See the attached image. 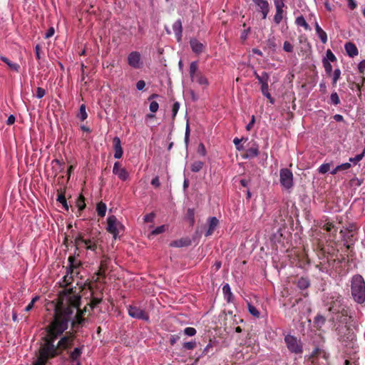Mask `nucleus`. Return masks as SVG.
I'll use <instances>...</instances> for the list:
<instances>
[{"mask_svg": "<svg viewBox=\"0 0 365 365\" xmlns=\"http://www.w3.org/2000/svg\"><path fill=\"white\" fill-rule=\"evenodd\" d=\"M322 60H327L329 63H334L337 61L336 57L330 49L326 51V56Z\"/></svg>", "mask_w": 365, "mask_h": 365, "instance_id": "obj_41", "label": "nucleus"}, {"mask_svg": "<svg viewBox=\"0 0 365 365\" xmlns=\"http://www.w3.org/2000/svg\"><path fill=\"white\" fill-rule=\"evenodd\" d=\"M122 227V224L118 221L115 215H110L107 218V231L113 235L114 239L118 237L120 230Z\"/></svg>", "mask_w": 365, "mask_h": 365, "instance_id": "obj_8", "label": "nucleus"}, {"mask_svg": "<svg viewBox=\"0 0 365 365\" xmlns=\"http://www.w3.org/2000/svg\"><path fill=\"white\" fill-rule=\"evenodd\" d=\"M52 358H53V356L47 357L46 355L43 354V344H41L39 349V356L33 365H46L47 361Z\"/></svg>", "mask_w": 365, "mask_h": 365, "instance_id": "obj_23", "label": "nucleus"}, {"mask_svg": "<svg viewBox=\"0 0 365 365\" xmlns=\"http://www.w3.org/2000/svg\"><path fill=\"white\" fill-rule=\"evenodd\" d=\"M76 203L79 211H82L86 207L85 198L82 195L78 196Z\"/></svg>", "mask_w": 365, "mask_h": 365, "instance_id": "obj_40", "label": "nucleus"}, {"mask_svg": "<svg viewBox=\"0 0 365 365\" xmlns=\"http://www.w3.org/2000/svg\"><path fill=\"white\" fill-rule=\"evenodd\" d=\"M259 155V146L254 143L252 147L246 150L245 155H242L244 159L252 158Z\"/></svg>", "mask_w": 365, "mask_h": 365, "instance_id": "obj_17", "label": "nucleus"}, {"mask_svg": "<svg viewBox=\"0 0 365 365\" xmlns=\"http://www.w3.org/2000/svg\"><path fill=\"white\" fill-rule=\"evenodd\" d=\"M180 103L178 102H175L172 107V116L173 119H174L179 110Z\"/></svg>", "mask_w": 365, "mask_h": 365, "instance_id": "obj_51", "label": "nucleus"}, {"mask_svg": "<svg viewBox=\"0 0 365 365\" xmlns=\"http://www.w3.org/2000/svg\"><path fill=\"white\" fill-rule=\"evenodd\" d=\"M275 10H284L285 4L282 0H274Z\"/></svg>", "mask_w": 365, "mask_h": 365, "instance_id": "obj_49", "label": "nucleus"}, {"mask_svg": "<svg viewBox=\"0 0 365 365\" xmlns=\"http://www.w3.org/2000/svg\"><path fill=\"white\" fill-rule=\"evenodd\" d=\"M340 233L343 235V240L345 242L346 245V247L349 249L350 247L349 243H352L353 242V233L349 234V232H345L344 230L340 231Z\"/></svg>", "mask_w": 365, "mask_h": 365, "instance_id": "obj_33", "label": "nucleus"}, {"mask_svg": "<svg viewBox=\"0 0 365 365\" xmlns=\"http://www.w3.org/2000/svg\"><path fill=\"white\" fill-rule=\"evenodd\" d=\"M184 333L187 336H192L196 334V329L193 327H187L184 329Z\"/></svg>", "mask_w": 365, "mask_h": 365, "instance_id": "obj_55", "label": "nucleus"}, {"mask_svg": "<svg viewBox=\"0 0 365 365\" xmlns=\"http://www.w3.org/2000/svg\"><path fill=\"white\" fill-rule=\"evenodd\" d=\"M280 185L285 190H290L294 186L293 174L288 168H282L279 170Z\"/></svg>", "mask_w": 365, "mask_h": 365, "instance_id": "obj_6", "label": "nucleus"}, {"mask_svg": "<svg viewBox=\"0 0 365 365\" xmlns=\"http://www.w3.org/2000/svg\"><path fill=\"white\" fill-rule=\"evenodd\" d=\"M341 77V70L337 68L333 71L332 75V85L333 86H336L337 81L339 80Z\"/></svg>", "mask_w": 365, "mask_h": 365, "instance_id": "obj_42", "label": "nucleus"}, {"mask_svg": "<svg viewBox=\"0 0 365 365\" xmlns=\"http://www.w3.org/2000/svg\"><path fill=\"white\" fill-rule=\"evenodd\" d=\"M283 49L288 53L293 52V46L289 41H284L283 44Z\"/></svg>", "mask_w": 365, "mask_h": 365, "instance_id": "obj_54", "label": "nucleus"}, {"mask_svg": "<svg viewBox=\"0 0 365 365\" xmlns=\"http://www.w3.org/2000/svg\"><path fill=\"white\" fill-rule=\"evenodd\" d=\"M297 285L299 289L304 290L310 286V282L307 277H301L299 279Z\"/></svg>", "mask_w": 365, "mask_h": 365, "instance_id": "obj_32", "label": "nucleus"}, {"mask_svg": "<svg viewBox=\"0 0 365 365\" xmlns=\"http://www.w3.org/2000/svg\"><path fill=\"white\" fill-rule=\"evenodd\" d=\"M46 94V91L43 88H40V87H38L37 89H36V97L38 98H42Z\"/></svg>", "mask_w": 365, "mask_h": 365, "instance_id": "obj_61", "label": "nucleus"}, {"mask_svg": "<svg viewBox=\"0 0 365 365\" xmlns=\"http://www.w3.org/2000/svg\"><path fill=\"white\" fill-rule=\"evenodd\" d=\"M63 280L66 285L71 284L73 280V274H68V269H66V274L63 277Z\"/></svg>", "mask_w": 365, "mask_h": 365, "instance_id": "obj_57", "label": "nucleus"}, {"mask_svg": "<svg viewBox=\"0 0 365 365\" xmlns=\"http://www.w3.org/2000/svg\"><path fill=\"white\" fill-rule=\"evenodd\" d=\"M68 302L58 304L55 309L53 319L46 328V334L43 338V354L48 356L56 357L63 351L68 349L73 345V339L71 336H63L55 345V341L63 334L71 323L72 328L78 329L81 327L85 319L83 317V312L79 309L80 297L73 294L72 289L68 290Z\"/></svg>", "mask_w": 365, "mask_h": 365, "instance_id": "obj_1", "label": "nucleus"}, {"mask_svg": "<svg viewBox=\"0 0 365 365\" xmlns=\"http://www.w3.org/2000/svg\"><path fill=\"white\" fill-rule=\"evenodd\" d=\"M241 141H242V139H240L238 138H235L233 140V143L236 146V149L238 150H242L244 149V147L240 144Z\"/></svg>", "mask_w": 365, "mask_h": 365, "instance_id": "obj_60", "label": "nucleus"}, {"mask_svg": "<svg viewBox=\"0 0 365 365\" xmlns=\"http://www.w3.org/2000/svg\"><path fill=\"white\" fill-rule=\"evenodd\" d=\"M75 245L78 247H83L87 250L96 252L97 244L94 237L85 239L82 233H78L75 238Z\"/></svg>", "mask_w": 365, "mask_h": 365, "instance_id": "obj_5", "label": "nucleus"}, {"mask_svg": "<svg viewBox=\"0 0 365 365\" xmlns=\"http://www.w3.org/2000/svg\"><path fill=\"white\" fill-rule=\"evenodd\" d=\"M287 20V11L286 10H276L275 14L273 18L274 23L276 25H279L282 20Z\"/></svg>", "mask_w": 365, "mask_h": 365, "instance_id": "obj_22", "label": "nucleus"}, {"mask_svg": "<svg viewBox=\"0 0 365 365\" xmlns=\"http://www.w3.org/2000/svg\"><path fill=\"white\" fill-rule=\"evenodd\" d=\"M351 295L356 302L362 304L365 302V282L360 274L353 276L351 284Z\"/></svg>", "mask_w": 365, "mask_h": 365, "instance_id": "obj_2", "label": "nucleus"}, {"mask_svg": "<svg viewBox=\"0 0 365 365\" xmlns=\"http://www.w3.org/2000/svg\"><path fill=\"white\" fill-rule=\"evenodd\" d=\"M340 99H339V95L337 94L336 92H332L331 93V96H330V98H329V103L330 105H333V106H338L339 104H340Z\"/></svg>", "mask_w": 365, "mask_h": 365, "instance_id": "obj_37", "label": "nucleus"}, {"mask_svg": "<svg viewBox=\"0 0 365 365\" xmlns=\"http://www.w3.org/2000/svg\"><path fill=\"white\" fill-rule=\"evenodd\" d=\"M351 165L350 163H342L341 165H337V169L339 171L346 170H349L351 168Z\"/></svg>", "mask_w": 365, "mask_h": 365, "instance_id": "obj_59", "label": "nucleus"}, {"mask_svg": "<svg viewBox=\"0 0 365 365\" xmlns=\"http://www.w3.org/2000/svg\"><path fill=\"white\" fill-rule=\"evenodd\" d=\"M187 218L190 220L192 225L195 222V210L192 208H188L186 213Z\"/></svg>", "mask_w": 365, "mask_h": 365, "instance_id": "obj_45", "label": "nucleus"}, {"mask_svg": "<svg viewBox=\"0 0 365 365\" xmlns=\"http://www.w3.org/2000/svg\"><path fill=\"white\" fill-rule=\"evenodd\" d=\"M183 348L188 350H192L196 346L195 341L185 342L182 345Z\"/></svg>", "mask_w": 365, "mask_h": 365, "instance_id": "obj_56", "label": "nucleus"}, {"mask_svg": "<svg viewBox=\"0 0 365 365\" xmlns=\"http://www.w3.org/2000/svg\"><path fill=\"white\" fill-rule=\"evenodd\" d=\"M68 265L66 267L68 269V274H73L74 270L78 269L81 265L79 261L76 260L75 256H70L68 259Z\"/></svg>", "mask_w": 365, "mask_h": 365, "instance_id": "obj_16", "label": "nucleus"}, {"mask_svg": "<svg viewBox=\"0 0 365 365\" xmlns=\"http://www.w3.org/2000/svg\"><path fill=\"white\" fill-rule=\"evenodd\" d=\"M358 69L360 73H364L365 71V60H362L361 61H360V63L358 65Z\"/></svg>", "mask_w": 365, "mask_h": 365, "instance_id": "obj_64", "label": "nucleus"}, {"mask_svg": "<svg viewBox=\"0 0 365 365\" xmlns=\"http://www.w3.org/2000/svg\"><path fill=\"white\" fill-rule=\"evenodd\" d=\"M209 227L205 232V236L211 235L219 224V220L216 217H211L208 219Z\"/></svg>", "mask_w": 365, "mask_h": 365, "instance_id": "obj_19", "label": "nucleus"}, {"mask_svg": "<svg viewBox=\"0 0 365 365\" xmlns=\"http://www.w3.org/2000/svg\"><path fill=\"white\" fill-rule=\"evenodd\" d=\"M128 312L129 316L132 318L142 319L145 322H148L150 319L148 314L138 307L129 305L128 307Z\"/></svg>", "mask_w": 365, "mask_h": 365, "instance_id": "obj_10", "label": "nucleus"}, {"mask_svg": "<svg viewBox=\"0 0 365 365\" xmlns=\"http://www.w3.org/2000/svg\"><path fill=\"white\" fill-rule=\"evenodd\" d=\"M197 153L202 156H205L207 154L205 146L202 143H200L198 145Z\"/></svg>", "mask_w": 365, "mask_h": 365, "instance_id": "obj_52", "label": "nucleus"}, {"mask_svg": "<svg viewBox=\"0 0 365 365\" xmlns=\"http://www.w3.org/2000/svg\"><path fill=\"white\" fill-rule=\"evenodd\" d=\"M328 310L332 314H337L338 312H343L347 307L343 304V299L340 295L334 294L331 295L326 302Z\"/></svg>", "mask_w": 365, "mask_h": 365, "instance_id": "obj_3", "label": "nucleus"}, {"mask_svg": "<svg viewBox=\"0 0 365 365\" xmlns=\"http://www.w3.org/2000/svg\"><path fill=\"white\" fill-rule=\"evenodd\" d=\"M198 70V62L192 61L190 64L189 73L190 76V79H193V76L196 75L199 71Z\"/></svg>", "mask_w": 365, "mask_h": 365, "instance_id": "obj_35", "label": "nucleus"}, {"mask_svg": "<svg viewBox=\"0 0 365 365\" xmlns=\"http://www.w3.org/2000/svg\"><path fill=\"white\" fill-rule=\"evenodd\" d=\"M295 24L297 26L303 27L306 31H311L310 26L307 24L304 17L302 15L299 16L296 18Z\"/></svg>", "mask_w": 365, "mask_h": 365, "instance_id": "obj_28", "label": "nucleus"}, {"mask_svg": "<svg viewBox=\"0 0 365 365\" xmlns=\"http://www.w3.org/2000/svg\"><path fill=\"white\" fill-rule=\"evenodd\" d=\"M222 292L225 300L228 302H232L234 299L233 294L231 292L230 287L228 284H225L222 287Z\"/></svg>", "mask_w": 365, "mask_h": 365, "instance_id": "obj_26", "label": "nucleus"}, {"mask_svg": "<svg viewBox=\"0 0 365 365\" xmlns=\"http://www.w3.org/2000/svg\"><path fill=\"white\" fill-rule=\"evenodd\" d=\"M102 301V297H92L90 305L92 309L98 306Z\"/></svg>", "mask_w": 365, "mask_h": 365, "instance_id": "obj_46", "label": "nucleus"}, {"mask_svg": "<svg viewBox=\"0 0 365 365\" xmlns=\"http://www.w3.org/2000/svg\"><path fill=\"white\" fill-rule=\"evenodd\" d=\"M83 346L81 347H76L69 354V359L71 362H74V361H77L80 359L82 353H83Z\"/></svg>", "mask_w": 365, "mask_h": 365, "instance_id": "obj_24", "label": "nucleus"}, {"mask_svg": "<svg viewBox=\"0 0 365 365\" xmlns=\"http://www.w3.org/2000/svg\"><path fill=\"white\" fill-rule=\"evenodd\" d=\"M345 51L346 53L350 57H354L358 55L359 51L357 47L354 43L348 42L344 46Z\"/></svg>", "mask_w": 365, "mask_h": 365, "instance_id": "obj_21", "label": "nucleus"}, {"mask_svg": "<svg viewBox=\"0 0 365 365\" xmlns=\"http://www.w3.org/2000/svg\"><path fill=\"white\" fill-rule=\"evenodd\" d=\"M316 34L318 37L320 38L321 41L323 43H326L327 42V33L320 27L319 24L316 21L314 24Z\"/></svg>", "mask_w": 365, "mask_h": 365, "instance_id": "obj_25", "label": "nucleus"}, {"mask_svg": "<svg viewBox=\"0 0 365 365\" xmlns=\"http://www.w3.org/2000/svg\"><path fill=\"white\" fill-rule=\"evenodd\" d=\"M313 322H314V326L317 329H319L325 324L326 318L323 315L318 314L314 318Z\"/></svg>", "mask_w": 365, "mask_h": 365, "instance_id": "obj_27", "label": "nucleus"}, {"mask_svg": "<svg viewBox=\"0 0 365 365\" xmlns=\"http://www.w3.org/2000/svg\"><path fill=\"white\" fill-rule=\"evenodd\" d=\"M260 90H261L262 95L264 97H266L272 104H274V99L272 97L270 93L269 92L268 83L261 84Z\"/></svg>", "mask_w": 365, "mask_h": 365, "instance_id": "obj_30", "label": "nucleus"}, {"mask_svg": "<svg viewBox=\"0 0 365 365\" xmlns=\"http://www.w3.org/2000/svg\"><path fill=\"white\" fill-rule=\"evenodd\" d=\"M248 309H249V312L254 317H257V318L259 317V314H260L259 312L253 305L248 304Z\"/></svg>", "mask_w": 365, "mask_h": 365, "instance_id": "obj_47", "label": "nucleus"}, {"mask_svg": "<svg viewBox=\"0 0 365 365\" xmlns=\"http://www.w3.org/2000/svg\"><path fill=\"white\" fill-rule=\"evenodd\" d=\"M330 169V163H324L319 166L318 171L319 173L325 174Z\"/></svg>", "mask_w": 365, "mask_h": 365, "instance_id": "obj_48", "label": "nucleus"}, {"mask_svg": "<svg viewBox=\"0 0 365 365\" xmlns=\"http://www.w3.org/2000/svg\"><path fill=\"white\" fill-rule=\"evenodd\" d=\"M155 214L153 212H151V213H149V214H147L146 215H145L144 217V221L145 222H153L154 220V218H155Z\"/></svg>", "mask_w": 365, "mask_h": 365, "instance_id": "obj_62", "label": "nucleus"}, {"mask_svg": "<svg viewBox=\"0 0 365 365\" xmlns=\"http://www.w3.org/2000/svg\"><path fill=\"white\" fill-rule=\"evenodd\" d=\"M336 331L338 335L339 340L341 342L347 343L356 339V335L348 325L337 324L336 327Z\"/></svg>", "mask_w": 365, "mask_h": 365, "instance_id": "obj_4", "label": "nucleus"}, {"mask_svg": "<svg viewBox=\"0 0 365 365\" xmlns=\"http://www.w3.org/2000/svg\"><path fill=\"white\" fill-rule=\"evenodd\" d=\"M165 231V226L161 225V226L157 227L155 229H154L151 232V234L154 235H157L164 232Z\"/></svg>", "mask_w": 365, "mask_h": 365, "instance_id": "obj_53", "label": "nucleus"}, {"mask_svg": "<svg viewBox=\"0 0 365 365\" xmlns=\"http://www.w3.org/2000/svg\"><path fill=\"white\" fill-rule=\"evenodd\" d=\"M258 7L257 11L262 13V19H265L269 12V6L267 0H252Z\"/></svg>", "mask_w": 365, "mask_h": 365, "instance_id": "obj_12", "label": "nucleus"}, {"mask_svg": "<svg viewBox=\"0 0 365 365\" xmlns=\"http://www.w3.org/2000/svg\"><path fill=\"white\" fill-rule=\"evenodd\" d=\"M113 143L114 149V158L116 159H120L122 158L123 153L120 139L118 136H115L113 138Z\"/></svg>", "mask_w": 365, "mask_h": 365, "instance_id": "obj_14", "label": "nucleus"}, {"mask_svg": "<svg viewBox=\"0 0 365 365\" xmlns=\"http://www.w3.org/2000/svg\"><path fill=\"white\" fill-rule=\"evenodd\" d=\"M128 64L134 69H140L143 66V61L142 60L141 55L138 51L130 52L127 57Z\"/></svg>", "mask_w": 365, "mask_h": 365, "instance_id": "obj_9", "label": "nucleus"}, {"mask_svg": "<svg viewBox=\"0 0 365 365\" xmlns=\"http://www.w3.org/2000/svg\"><path fill=\"white\" fill-rule=\"evenodd\" d=\"M159 108L158 103L156 101H152L150 103L149 109L152 113H155Z\"/></svg>", "mask_w": 365, "mask_h": 365, "instance_id": "obj_58", "label": "nucleus"}, {"mask_svg": "<svg viewBox=\"0 0 365 365\" xmlns=\"http://www.w3.org/2000/svg\"><path fill=\"white\" fill-rule=\"evenodd\" d=\"M323 66L327 76H331L333 72V68L331 63L327 60H322Z\"/></svg>", "mask_w": 365, "mask_h": 365, "instance_id": "obj_44", "label": "nucleus"}, {"mask_svg": "<svg viewBox=\"0 0 365 365\" xmlns=\"http://www.w3.org/2000/svg\"><path fill=\"white\" fill-rule=\"evenodd\" d=\"M365 155V148L363 149L361 153L356 155L354 158H349V162L353 163L354 164H357L359 161H361Z\"/></svg>", "mask_w": 365, "mask_h": 365, "instance_id": "obj_43", "label": "nucleus"}, {"mask_svg": "<svg viewBox=\"0 0 365 365\" xmlns=\"http://www.w3.org/2000/svg\"><path fill=\"white\" fill-rule=\"evenodd\" d=\"M190 45L192 51L197 55L202 53L205 48V46L196 38H191Z\"/></svg>", "mask_w": 365, "mask_h": 365, "instance_id": "obj_15", "label": "nucleus"}, {"mask_svg": "<svg viewBox=\"0 0 365 365\" xmlns=\"http://www.w3.org/2000/svg\"><path fill=\"white\" fill-rule=\"evenodd\" d=\"M77 117L81 121H83V120H85L87 118L88 115H87V113H86V105L85 104L81 105L80 109H79V112L77 114Z\"/></svg>", "mask_w": 365, "mask_h": 365, "instance_id": "obj_38", "label": "nucleus"}, {"mask_svg": "<svg viewBox=\"0 0 365 365\" xmlns=\"http://www.w3.org/2000/svg\"><path fill=\"white\" fill-rule=\"evenodd\" d=\"M284 341L286 343L288 350L294 354H299L303 351L302 344L297 337L292 335H287L284 337Z\"/></svg>", "mask_w": 365, "mask_h": 365, "instance_id": "obj_7", "label": "nucleus"}, {"mask_svg": "<svg viewBox=\"0 0 365 365\" xmlns=\"http://www.w3.org/2000/svg\"><path fill=\"white\" fill-rule=\"evenodd\" d=\"M337 314L339 315L336 317V319L338 324L340 325H347L349 320L352 318L348 307L345 308L343 312H338Z\"/></svg>", "mask_w": 365, "mask_h": 365, "instance_id": "obj_13", "label": "nucleus"}, {"mask_svg": "<svg viewBox=\"0 0 365 365\" xmlns=\"http://www.w3.org/2000/svg\"><path fill=\"white\" fill-rule=\"evenodd\" d=\"M106 209H107V207L105 203H103L102 202L98 203L97 206H96V211H97L98 215L101 217H104L106 215Z\"/></svg>", "mask_w": 365, "mask_h": 365, "instance_id": "obj_36", "label": "nucleus"}, {"mask_svg": "<svg viewBox=\"0 0 365 365\" xmlns=\"http://www.w3.org/2000/svg\"><path fill=\"white\" fill-rule=\"evenodd\" d=\"M192 82H196L200 86L204 87H207L209 85V81L207 78L200 72L199 71L196 75L193 76V79H191Z\"/></svg>", "mask_w": 365, "mask_h": 365, "instance_id": "obj_20", "label": "nucleus"}, {"mask_svg": "<svg viewBox=\"0 0 365 365\" xmlns=\"http://www.w3.org/2000/svg\"><path fill=\"white\" fill-rule=\"evenodd\" d=\"M250 31H251L250 27L247 28V29H245V30L241 33L240 38H241L242 41H245V40L247 38V36H248L249 34L250 33Z\"/></svg>", "mask_w": 365, "mask_h": 365, "instance_id": "obj_63", "label": "nucleus"}, {"mask_svg": "<svg viewBox=\"0 0 365 365\" xmlns=\"http://www.w3.org/2000/svg\"><path fill=\"white\" fill-rule=\"evenodd\" d=\"M113 173L115 175H117L118 178L122 180L125 181L129 178V174L128 171L124 168H121V164L120 162H115L113 167Z\"/></svg>", "mask_w": 365, "mask_h": 365, "instance_id": "obj_11", "label": "nucleus"}, {"mask_svg": "<svg viewBox=\"0 0 365 365\" xmlns=\"http://www.w3.org/2000/svg\"><path fill=\"white\" fill-rule=\"evenodd\" d=\"M56 200L63 205V208L66 211H68L69 207H68V205L67 203V201H66V197H65V195H64L63 192H61L60 193L58 192Z\"/></svg>", "mask_w": 365, "mask_h": 365, "instance_id": "obj_34", "label": "nucleus"}, {"mask_svg": "<svg viewBox=\"0 0 365 365\" xmlns=\"http://www.w3.org/2000/svg\"><path fill=\"white\" fill-rule=\"evenodd\" d=\"M39 299V297L38 296H36L34 297L31 301L30 302V303L25 308V311L26 312H29L30 310H31L34 307V303L38 301Z\"/></svg>", "mask_w": 365, "mask_h": 365, "instance_id": "obj_50", "label": "nucleus"}, {"mask_svg": "<svg viewBox=\"0 0 365 365\" xmlns=\"http://www.w3.org/2000/svg\"><path fill=\"white\" fill-rule=\"evenodd\" d=\"M173 30L175 34L177 41L180 42L182 38V26L180 19H178L174 22V24H173Z\"/></svg>", "mask_w": 365, "mask_h": 365, "instance_id": "obj_18", "label": "nucleus"}, {"mask_svg": "<svg viewBox=\"0 0 365 365\" xmlns=\"http://www.w3.org/2000/svg\"><path fill=\"white\" fill-rule=\"evenodd\" d=\"M254 76L260 84L268 83L269 80V75L267 72L264 71L261 75H259L257 72H255Z\"/></svg>", "mask_w": 365, "mask_h": 365, "instance_id": "obj_29", "label": "nucleus"}, {"mask_svg": "<svg viewBox=\"0 0 365 365\" xmlns=\"http://www.w3.org/2000/svg\"><path fill=\"white\" fill-rule=\"evenodd\" d=\"M204 163L200 160L193 162L190 165V169L194 173L199 172L203 167Z\"/></svg>", "mask_w": 365, "mask_h": 365, "instance_id": "obj_39", "label": "nucleus"}, {"mask_svg": "<svg viewBox=\"0 0 365 365\" xmlns=\"http://www.w3.org/2000/svg\"><path fill=\"white\" fill-rule=\"evenodd\" d=\"M0 59L4 62L10 69L19 72L20 66L18 63L11 62L8 58L3 56H0Z\"/></svg>", "mask_w": 365, "mask_h": 365, "instance_id": "obj_31", "label": "nucleus"}]
</instances>
